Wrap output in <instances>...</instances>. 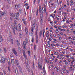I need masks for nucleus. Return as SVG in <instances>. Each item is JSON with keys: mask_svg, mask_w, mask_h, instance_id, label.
Segmentation results:
<instances>
[{"mask_svg": "<svg viewBox=\"0 0 75 75\" xmlns=\"http://www.w3.org/2000/svg\"><path fill=\"white\" fill-rule=\"evenodd\" d=\"M18 68H19V70L21 69H22L21 67H20V65L18 66Z\"/></svg>", "mask_w": 75, "mask_h": 75, "instance_id": "obj_29", "label": "nucleus"}, {"mask_svg": "<svg viewBox=\"0 0 75 75\" xmlns=\"http://www.w3.org/2000/svg\"><path fill=\"white\" fill-rule=\"evenodd\" d=\"M17 44L18 47H19V46L20 45V42H17Z\"/></svg>", "mask_w": 75, "mask_h": 75, "instance_id": "obj_37", "label": "nucleus"}, {"mask_svg": "<svg viewBox=\"0 0 75 75\" xmlns=\"http://www.w3.org/2000/svg\"><path fill=\"white\" fill-rule=\"evenodd\" d=\"M19 71H20L22 73V74H23V71L22 70V69H20L19 70Z\"/></svg>", "mask_w": 75, "mask_h": 75, "instance_id": "obj_40", "label": "nucleus"}, {"mask_svg": "<svg viewBox=\"0 0 75 75\" xmlns=\"http://www.w3.org/2000/svg\"><path fill=\"white\" fill-rule=\"evenodd\" d=\"M33 27H32L31 28V31L32 32V33H34V31H33Z\"/></svg>", "mask_w": 75, "mask_h": 75, "instance_id": "obj_26", "label": "nucleus"}, {"mask_svg": "<svg viewBox=\"0 0 75 75\" xmlns=\"http://www.w3.org/2000/svg\"><path fill=\"white\" fill-rule=\"evenodd\" d=\"M19 12L20 13H21L22 12V10H21V9H19Z\"/></svg>", "mask_w": 75, "mask_h": 75, "instance_id": "obj_52", "label": "nucleus"}, {"mask_svg": "<svg viewBox=\"0 0 75 75\" xmlns=\"http://www.w3.org/2000/svg\"><path fill=\"white\" fill-rule=\"evenodd\" d=\"M14 26L12 27V29L13 30L12 32L15 35H16V32H15V30H14Z\"/></svg>", "mask_w": 75, "mask_h": 75, "instance_id": "obj_5", "label": "nucleus"}, {"mask_svg": "<svg viewBox=\"0 0 75 75\" xmlns=\"http://www.w3.org/2000/svg\"><path fill=\"white\" fill-rule=\"evenodd\" d=\"M37 2L38 3V4L40 3V0H37Z\"/></svg>", "mask_w": 75, "mask_h": 75, "instance_id": "obj_34", "label": "nucleus"}, {"mask_svg": "<svg viewBox=\"0 0 75 75\" xmlns=\"http://www.w3.org/2000/svg\"><path fill=\"white\" fill-rule=\"evenodd\" d=\"M21 25L20 24H18V31H21Z\"/></svg>", "mask_w": 75, "mask_h": 75, "instance_id": "obj_4", "label": "nucleus"}, {"mask_svg": "<svg viewBox=\"0 0 75 75\" xmlns=\"http://www.w3.org/2000/svg\"><path fill=\"white\" fill-rule=\"evenodd\" d=\"M70 3H71V5H73V4H74V3H73V1H70Z\"/></svg>", "mask_w": 75, "mask_h": 75, "instance_id": "obj_35", "label": "nucleus"}, {"mask_svg": "<svg viewBox=\"0 0 75 75\" xmlns=\"http://www.w3.org/2000/svg\"><path fill=\"white\" fill-rule=\"evenodd\" d=\"M1 61H2V62L4 63L5 62H6V60H5V58H3V57H2L1 58Z\"/></svg>", "mask_w": 75, "mask_h": 75, "instance_id": "obj_6", "label": "nucleus"}, {"mask_svg": "<svg viewBox=\"0 0 75 75\" xmlns=\"http://www.w3.org/2000/svg\"><path fill=\"white\" fill-rule=\"evenodd\" d=\"M5 12L4 11H3L2 12L0 11V17H1V16H3L5 14Z\"/></svg>", "mask_w": 75, "mask_h": 75, "instance_id": "obj_2", "label": "nucleus"}, {"mask_svg": "<svg viewBox=\"0 0 75 75\" xmlns=\"http://www.w3.org/2000/svg\"><path fill=\"white\" fill-rule=\"evenodd\" d=\"M16 66H17V67H18L19 65V64H18V63H16Z\"/></svg>", "mask_w": 75, "mask_h": 75, "instance_id": "obj_30", "label": "nucleus"}, {"mask_svg": "<svg viewBox=\"0 0 75 75\" xmlns=\"http://www.w3.org/2000/svg\"><path fill=\"white\" fill-rule=\"evenodd\" d=\"M74 62V60H73L71 62V64H73V63Z\"/></svg>", "mask_w": 75, "mask_h": 75, "instance_id": "obj_57", "label": "nucleus"}, {"mask_svg": "<svg viewBox=\"0 0 75 75\" xmlns=\"http://www.w3.org/2000/svg\"><path fill=\"white\" fill-rule=\"evenodd\" d=\"M45 3H47V0H44Z\"/></svg>", "mask_w": 75, "mask_h": 75, "instance_id": "obj_63", "label": "nucleus"}, {"mask_svg": "<svg viewBox=\"0 0 75 75\" xmlns=\"http://www.w3.org/2000/svg\"><path fill=\"white\" fill-rule=\"evenodd\" d=\"M23 56L25 58V59L27 60V55H26L25 54H23Z\"/></svg>", "mask_w": 75, "mask_h": 75, "instance_id": "obj_9", "label": "nucleus"}, {"mask_svg": "<svg viewBox=\"0 0 75 75\" xmlns=\"http://www.w3.org/2000/svg\"><path fill=\"white\" fill-rule=\"evenodd\" d=\"M35 34L36 35V37H38V35H37V32L36 31H35Z\"/></svg>", "mask_w": 75, "mask_h": 75, "instance_id": "obj_33", "label": "nucleus"}, {"mask_svg": "<svg viewBox=\"0 0 75 75\" xmlns=\"http://www.w3.org/2000/svg\"><path fill=\"white\" fill-rule=\"evenodd\" d=\"M32 42H34V38H32Z\"/></svg>", "mask_w": 75, "mask_h": 75, "instance_id": "obj_51", "label": "nucleus"}, {"mask_svg": "<svg viewBox=\"0 0 75 75\" xmlns=\"http://www.w3.org/2000/svg\"><path fill=\"white\" fill-rule=\"evenodd\" d=\"M25 31L26 32V34H28V29L26 28H25Z\"/></svg>", "mask_w": 75, "mask_h": 75, "instance_id": "obj_11", "label": "nucleus"}, {"mask_svg": "<svg viewBox=\"0 0 75 75\" xmlns=\"http://www.w3.org/2000/svg\"><path fill=\"white\" fill-rule=\"evenodd\" d=\"M40 69H41V70L42 69V65H40Z\"/></svg>", "mask_w": 75, "mask_h": 75, "instance_id": "obj_27", "label": "nucleus"}, {"mask_svg": "<svg viewBox=\"0 0 75 75\" xmlns=\"http://www.w3.org/2000/svg\"><path fill=\"white\" fill-rule=\"evenodd\" d=\"M59 17V16H57L56 17V18H57V20L58 21V20H59V18H58V17Z\"/></svg>", "mask_w": 75, "mask_h": 75, "instance_id": "obj_43", "label": "nucleus"}, {"mask_svg": "<svg viewBox=\"0 0 75 75\" xmlns=\"http://www.w3.org/2000/svg\"><path fill=\"white\" fill-rule=\"evenodd\" d=\"M60 56H62H62H64V57L65 56L64 55V54H62L60 55Z\"/></svg>", "mask_w": 75, "mask_h": 75, "instance_id": "obj_61", "label": "nucleus"}, {"mask_svg": "<svg viewBox=\"0 0 75 75\" xmlns=\"http://www.w3.org/2000/svg\"><path fill=\"white\" fill-rule=\"evenodd\" d=\"M41 20H40V24H42V21H42V19H41Z\"/></svg>", "mask_w": 75, "mask_h": 75, "instance_id": "obj_38", "label": "nucleus"}, {"mask_svg": "<svg viewBox=\"0 0 75 75\" xmlns=\"http://www.w3.org/2000/svg\"><path fill=\"white\" fill-rule=\"evenodd\" d=\"M38 37L37 36L36 38V42L37 44L38 43Z\"/></svg>", "mask_w": 75, "mask_h": 75, "instance_id": "obj_18", "label": "nucleus"}, {"mask_svg": "<svg viewBox=\"0 0 75 75\" xmlns=\"http://www.w3.org/2000/svg\"><path fill=\"white\" fill-rule=\"evenodd\" d=\"M42 30L40 31V32L39 36L40 37H41V35H42Z\"/></svg>", "mask_w": 75, "mask_h": 75, "instance_id": "obj_16", "label": "nucleus"}, {"mask_svg": "<svg viewBox=\"0 0 75 75\" xmlns=\"http://www.w3.org/2000/svg\"><path fill=\"white\" fill-rule=\"evenodd\" d=\"M43 37H44V33H45V30H43Z\"/></svg>", "mask_w": 75, "mask_h": 75, "instance_id": "obj_42", "label": "nucleus"}, {"mask_svg": "<svg viewBox=\"0 0 75 75\" xmlns=\"http://www.w3.org/2000/svg\"><path fill=\"white\" fill-rule=\"evenodd\" d=\"M25 40L26 41V44L28 43V39L27 38H26Z\"/></svg>", "mask_w": 75, "mask_h": 75, "instance_id": "obj_31", "label": "nucleus"}, {"mask_svg": "<svg viewBox=\"0 0 75 75\" xmlns=\"http://www.w3.org/2000/svg\"><path fill=\"white\" fill-rule=\"evenodd\" d=\"M15 8H16V9L18 7V6H17V5H15Z\"/></svg>", "mask_w": 75, "mask_h": 75, "instance_id": "obj_50", "label": "nucleus"}, {"mask_svg": "<svg viewBox=\"0 0 75 75\" xmlns=\"http://www.w3.org/2000/svg\"><path fill=\"white\" fill-rule=\"evenodd\" d=\"M59 59H64V58H65V57H63L62 56V57H59Z\"/></svg>", "mask_w": 75, "mask_h": 75, "instance_id": "obj_22", "label": "nucleus"}, {"mask_svg": "<svg viewBox=\"0 0 75 75\" xmlns=\"http://www.w3.org/2000/svg\"><path fill=\"white\" fill-rule=\"evenodd\" d=\"M40 19H42L43 18V14L42 13H41L40 15Z\"/></svg>", "mask_w": 75, "mask_h": 75, "instance_id": "obj_15", "label": "nucleus"}, {"mask_svg": "<svg viewBox=\"0 0 75 75\" xmlns=\"http://www.w3.org/2000/svg\"><path fill=\"white\" fill-rule=\"evenodd\" d=\"M33 27V28H34V27H35V22L32 25Z\"/></svg>", "mask_w": 75, "mask_h": 75, "instance_id": "obj_17", "label": "nucleus"}, {"mask_svg": "<svg viewBox=\"0 0 75 75\" xmlns=\"http://www.w3.org/2000/svg\"><path fill=\"white\" fill-rule=\"evenodd\" d=\"M31 17H29V21H30V20H31Z\"/></svg>", "mask_w": 75, "mask_h": 75, "instance_id": "obj_59", "label": "nucleus"}, {"mask_svg": "<svg viewBox=\"0 0 75 75\" xmlns=\"http://www.w3.org/2000/svg\"><path fill=\"white\" fill-rule=\"evenodd\" d=\"M16 63H18V60L16 59L15 60Z\"/></svg>", "mask_w": 75, "mask_h": 75, "instance_id": "obj_45", "label": "nucleus"}, {"mask_svg": "<svg viewBox=\"0 0 75 75\" xmlns=\"http://www.w3.org/2000/svg\"><path fill=\"white\" fill-rule=\"evenodd\" d=\"M26 64H27V65H26L27 68H28V69H29V68H30V67H29V65L27 64V63H26Z\"/></svg>", "mask_w": 75, "mask_h": 75, "instance_id": "obj_23", "label": "nucleus"}, {"mask_svg": "<svg viewBox=\"0 0 75 75\" xmlns=\"http://www.w3.org/2000/svg\"><path fill=\"white\" fill-rule=\"evenodd\" d=\"M54 54H57V53H58V52H54Z\"/></svg>", "mask_w": 75, "mask_h": 75, "instance_id": "obj_60", "label": "nucleus"}, {"mask_svg": "<svg viewBox=\"0 0 75 75\" xmlns=\"http://www.w3.org/2000/svg\"><path fill=\"white\" fill-rule=\"evenodd\" d=\"M4 50L5 53H6V52H7V50H6V49L4 48Z\"/></svg>", "mask_w": 75, "mask_h": 75, "instance_id": "obj_39", "label": "nucleus"}, {"mask_svg": "<svg viewBox=\"0 0 75 75\" xmlns=\"http://www.w3.org/2000/svg\"><path fill=\"white\" fill-rule=\"evenodd\" d=\"M11 64H12V65H14V59H11Z\"/></svg>", "mask_w": 75, "mask_h": 75, "instance_id": "obj_7", "label": "nucleus"}, {"mask_svg": "<svg viewBox=\"0 0 75 75\" xmlns=\"http://www.w3.org/2000/svg\"><path fill=\"white\" fill-rule=\"evenodd\" d=\"M19 38H23V35H22V34H21V33H19Z\"/></svg>", "mask_w": 75, "mask_h": 75, "instance_id": "obj_12", "label": "nucleus"}, {"mask_svg": "<svg viewBox=\"0 0 75 75\" xmlns=\"http://www.w3.org/2000/svg\"><path fill=\"white\" fill-rule=\"evenodd\" d=\"M12 51L13 53L15 54V55H16V56H18V55H17V51H16V50H15V48L13 49L12 50Z\"/></svg>", "mask_w": 75, "mask_h": 75, "instance_id": "obj_3", "label": "nucleus"}, {"mask_svg": "<svg viewBox=\"0 0 75 75\" xmlns=\"http://www.w3.org/2000/svg\"><path fill=\"white\" fill-rule=\"evenodd\" d=\"M22 19L23 21H25V19L24 18H23Z\"/></svg>", "mask_w": 75, "mask_h": 75, "instance_id": "obj_32", "label": "nucleus"}, {"mask_svg": "<svg viewBox=\"0 0 75 75\" xmlns=\"http://www.w3.org/2000/svg\"><path fill=\"white\" fill-rule=\"evenodd\" d=\"M50 65H48V68H51V67H50Z\"/></svg>", "mask_w": 75, "mask_h": 75, "instance_id": "obj_56", "label": "nucleus"}, {"mask_svg": "<svg viewBox=\"0 0 75 75\" xmlns=\"http://www.w3.org/2000/svg\"><path fill=\"white\" fill-rule=\"evenodd\" d=\"M18 50H19V51H21L20 50H21V48L20 47H19L18 48Z\"/></svg>", "mask_w": 75, "mask_h": 75, "instance_id": "obj_58", "label": "nucleus"}, {"mask_svg": "<svg viewBox=\"0 0 75 75\" xmlns=\"http://www.w3.org/2000/svg\"><path fill=\"white\" fill-rule=\"evenodd\" d=\"M41 12H39L40 13H41V14H43V11H42L41 10Z\"/></svg>", "mask_w": 75, "mask_h": 75, "instance_id": "obj_46", "label": "nucleus"}, {"mask_svg": "<svg viewBox=\"0 0 75 75\" xmlns=\"http://www.w3.org/2000/svg\"><path fill=\"white\" fill-rule=\"evenodd\" d=\"M28 6V4L27 3H26L25 4V6Z\"/></svg>", "mask_w": 75, "mask_h": 75, "instance_id": "obj_49", "label": "nucleus"}, {"mask_svg": "<svg viewBox=\"0 0 75 75\" xmlns=\"http://www.w3.org/2000/svg\"><path fill=\"white\" fill-rule=\"evenodd\" d=\"M57 4L56 5H57V6H58V5H59V3H58V0H57V2H56Z\"/></svg>", "mask_w": 75, "mask_h": 75, "instance_id": "obj_36", "label": "nucleus"}, {"mask_svg": "<svg viewBox=\"0 0 75 75\" xmlns=\"http://www.w3.org/2000/svg\"><path fill=\"white\" fill-rule=\"evenodd\" d=\"M11 41H12V44H13V39L12 38H11Z\"/></svg>", "mask_w": 75, "mask_h": 75, "instance_id": "obj_44", "label": "nucleus"}, {"mask_svg": "<svg viewBox=\"0 0 75 75\" xmlns=\"http://www.w3.org/2000/svg\"><path fill=\"white\" fill-rule=\"evenodd\" d=\"M14 28L16 30V31L18 32V29L17 28L16 25H14Z\"/></svg>", "mask_w": 75, "mask_h": 75, "instance_id": "obj_13", "label": "nucleus"}, {"mask_svg": "<svg viewBox=\"0 0 75 75\" xmlns=\"http://www.w3.org/2000/svg\"><path fill=\"white\" fill-rule=\"evenodd\" d=\"M25 54V51L24 50H23V54Z\"/></svg>", "mask_w": 75, "mask_h": 75, "instance_id": "obj_53", "label": "nucleus"}, {"mask_svg": "<svg viewBox=\"0 0 75 75\" xmlns=\"http://www.w3.org/2000/svg\"><path fill=\"white\" fill-rule=\"evenodd\" d=\"M51 42L52 43V44H54V43H55V41L52 40V42Z\"/></svg>", "mask_w": 75, "mask_h": 75, "instance_id": "obj_28", "label": "nucleus"}, {"mask_svg": "<svg viewBox=\"0 0 75 75\" xmlns=\"http://www.w3.org/2000/svg\"><path fill=\"white\" fill-rule=\"evenodd\" d=\"M62 75H64L65 74H64V71H62L61 72Z\"/></svg>", "mask_w": 75, "mask_h": 75, "instance_id": "obj_41", "label": "nucleus"}, {"mask_svg": "<svg viewBox=\"0 0 75 75\" xmlns=\"http://www.w3.org/2000/svg\"><path fill=\"white\" fill-rule=\"evenodd\" d=\"M10 61H9L8 62V64L10 65V66H11V64H10Z\"/></svg>", "mask_w": 75, "mask_h": 75, "instance_id": "obj_62", "label": "nucleus"}, {"mask_svg": "<svg viewBox=\"0 0 75 75\" xmlns=\"http://www.w3.org/2000/svg\"><path fill=\"white\" fill-rule=\"evenodd\" d=\"M47 40H49V41H51V42H52V39H51V38H47Z\"/></svg>", "mask_w": 75, "mask_h": 75, "instance_id": "obj_19", "label": "nucleus"}, {"mask_svg": "<svg viewBox=\"0 0 75 75\" xmlns=\"http://www.w3.org/2000/svg\"><path fill=\"white\" fill-rule=\"evenodd\" d=\"M28 55L30 56V54H31V52H30V51H28Z\"/></svg>", "mask_w": 75, "mask_h": 75, "instance_id": "obj_25", "label": "nucleus"}, {"mask_svg": "<svg viewBox=\"0 0 75 75\" xmlns=\"http://www.w3.org/2000/svg\"><path fill=\"white\" fill-rule=\"evenodd\" d=\"M68 62H65V65H68Z\"/></svg>", "mask_w": 75, "mask_h": 75, "instance_id": "obj_55", "label": "nucleus"}, {"mask_svg": "<svg viewBox=\"0 0 75 75\" xmlns=\"http://www.w3.org/2000/svg\"><path fill=\"white\" fill-rule=\"evenodd\" d=\"M39 13H41V6H39Z\"/></svg>", "mask_w": 75, "mask_h": 75, "instance_id": "obj_14", "label": "nucleus"}, {"mask_svg": "<svg viewBox=\"0 0 75 75\" xmlns=\"http://www.w3.org/2000/svg\"><path fill=\"white\" fill-rule=\"evenodd\" d=\"M51 46H52V47H54V46H55V45H54V44H51Z\"/></svg>", "mask_w": 75, "mask_h": 75, "instance_id": "obj_47", "label": "nucleus"}, {"mask_svg": "<svg viewBox=\"0 0 75 75\" xmlns=\"http://www.w3.org/2000/svg\"><path fill=\"white\" fill-rule=\"evenodd\" d=\"M3 41V36L1 35H0V42H2Z\"/></svg>", "mask_w": 75, "mask_h": 75, "instance_id": "obj_10", "label": "nucleus"}, {"mask_svg": "<svg viewBox=\"0 0 75 75\" xmlns=\"http://www.w3.org/2000/svg\"><path fill=\"white\" fill-rule=\"evenodd\" d=\"M10 66H8V69L9 71H10Z\"/></svg>", "mask_w": 75, "mask_h": 75, "instance_id": "obj_48", "label": "nucleus"}, {"mask_svg": "<svg viewBox=\"0 0 75 75\" xmlns=\"http://www.w3.org/2000/svg\"><path fill=\"white\" fill-rule=\"evenodd\" d=\"M58 60L57 59H56V60H54V61L56 62H57V60Z\"/></svg>", "mask_w": 75, "mask_h": 75, "instance_id": "obj_64", "label": "nucleus"}, {"mask_svg": "<svg viewBox=\"0 0 75 75\" xmlns=\"http://www.w3.org/2000/svg\"><path fill=\"white\" fill-rule=\"evenodd\" d=\"M33 34H34V33H33V32H30L29 33V35H31L32 36H33Z\"/></svg>", "mask_w": 75, "mask_h": 75, "instance_id": "obj_21", "label": "nucleus"}, {"mask_svg": "<svg viewBox=\"0 0 75 75\" xmlns=\"http://www.w3.org/2000/svg\"><path fill=\"white\" fill-rule=\"evenodd\" d=\"M44 10L43 11L45 13H46V11H47V7H46V6H45V5H44Z\"/></svg>", "mask_w": 75, "mask_h": 75, "instance_id": "obj_8", "label": "nucleus"}, {"mask_svg": "<svg viewBox=\"0 0 75 75\" xmlns=\"http://www.w3.org/2000/svg\"><path fill=\"white\" fill-rule=\"evenodd\" d=\"M38 14V8L37 9V11H36V16H37Z\"/></svg>", "mask_w": 75, "mask_h": 75, "instance_id": "obj_20", "label": "nucleus"}, {"mask_svg": "<svg viewBox=\"0 0 75 75\" xmlns=\"http://www.w3.org/2000/svg\"><path fill=\"white\" fill-rule=\"evenodd\" d=\"M23 23L25 25H27V22L25 21H23Z\"/></svg>", "mask_w": 75, "mask_h": 75, "instance_id": "obj_24", "label": "nucleus"}, {"mask_svg": "<svg viewBox=\"0 0 75 75\" xmlns=\"http://www.w3.org/2000/svg\"><path fill=\"white\" fill-rule=\"evenodd\" d=\"M58 28L59 30H60V29H61V26H59L58 27Z\"/></svg>", "mask_w": 75, "mask_h": 75, "instance_id": "obj_54", "label": "nucleus"}, {"mask_svg": "<svg viewBox=\"0 0 75 75\" xmlns=\"http://www.w3.org/2000/svg\"><path fill=\"white\" fill-rule=\"evenodd\" d=\"M14 16L15 17L16 20H18V17H20L18 12H17V13H15Z\"/></svg>", "mask_w": 75, "mask_h": 75, "instance_id": "obj_1", "label": "nucleus"}]
</instances>
